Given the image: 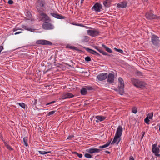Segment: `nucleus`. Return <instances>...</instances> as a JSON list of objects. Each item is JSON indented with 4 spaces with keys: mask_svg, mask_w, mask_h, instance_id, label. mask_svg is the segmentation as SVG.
I'll list each match as a JSON object with an SVG mask.
<instances>
[{
    "mask_svg": "<svg viewBox=\"0 0 160 160\" xmlns=\"http://www.w3.org/2000/svg\"><path fill=\"white\" fill-rule=\"evenodd\" d=\"M122 128L121 126H119L117 128L116 132L112 142H111L112 144L115 143L118 144L121 140L120 137L122 133Z\"/></svg>",
    "mask_w": 160,
    "mask_h": 160,
    "instance_id": "nucleus-1",
    "label": "nucleus"
},
{
    "mask_svg": "<svg viewBox=\"0 0 160 160\" xmlns=\"http://www.w3.org/2000/svg\"><path fill=\"white\" fill-rule=\"evenodd\" d=\"M45 0H38L36 2V8L39 13L43 12L45 9Z\"/></svg>",
    "mask_w": 160,
    "mask_h": 160,
    "instance_id": "nucleus-2",
    "label": "nucleus"
},
{
    "mask_svg": "<svg viewBox=\"0 0 160 160\" xmlns=\"http://www.w3.org/2000/svg\"><path fill=\"white\" fill-rule=\"evenodd\" d=\"M145 16L147 19L150 20L160 19L159 16H158L153 14V11L152 10H150L149 11L147 12Z\"/></svg>",
    "mask_w": 160,
    "mask_h": 160,
    "instance_id": "nucleus-3",
    "label": "nucleus"
},
{
    "mask_svg": "<svg viewBox=\"0 0 160 160\" xmlns=\"http://www.w3.org/2000/svg\"><path fill=\"white\" fill-rule=\"evenodd\" d=\"M132 84L135 87L142 88L145 87L146 84L142 81H131Z\"/></svg>",
    "mask_w": 160,
    "mask_h": 160,
    "instance_id": "nucleus-4",
    "label": "nucleus"
},
{
    "mask_svg": "<svg viewBox=\"0 0 160 160\" xmlns=\"http://www.w3.org/2000/svg\"><path fill=\"white\" fill-rule=\"evenodd\" d=\"M159 38L156 35L153 34L151 36V42L152 44L155 46H158L160 42Z\"/></svg>",
    "mask_w": 160,
    "mask_h": 160,
    "instance_id": "nucleus-5",
    "label": "nucleus"
},
{
    "mask_svg": "<svg viewBox=\"0 0 160 160\" xmlns=\"http://www.w3.org/2000/svg\"><path fill=\"white\" fill-rule=\"evenodd\" d=\"M88 34L92 37H95L98 36L100 33V31L98 29L89 30L87 31Z\"/></svg>",
    "mask_w": 160,
    "mask_h": 160,
    "instance_id": "nucleus-6",
    "label": "nucleus"
},
{
    "mask_svg": "<svg viewBox=\"0 0 160 160\" xmlns=\"http://www.w3.org/2000/svg\"><path fill=\"white\" fill-rule=\"evenodd\" d=\"M124 81H118V92L121 95H123L124 92Z\"/></svg>",
    "mask_w": 160,
    "mask_h": 160,
    "instance_id": "nucleus-7",
    "label": "nucleus"
},
{
    "mask_svg": "<svg viewBox=\"0 0 160 160\" xmlns=\"http://www.w3.org/2000/svg\"><path fill=\"white\" fill-rule=\"evenodd\" d=\"M36 43L38 44L42 45H52L53 44L51 42L45 40H38L36 41Z\"/></svg>",
    "mask_w": 160,
    "mask_h": 160,
    "instance_id": "nucleus-8",
    "label": "nucleus"
},
{
    "mask_svg": "<svg viewBox=\"0 0 160 160\" xmlns=\"http://www.w3.org/2000/svg\"><path fill=\"white\" fill-rule=\"evenodd\" d=\"M49 22H45L42 24V28L45 30L52 29L54 28L53 26Z\"/></svg>",
    "mask_w": 160,
    "mask_h": 160,
    "instance_id": "nucleus-9",
    "label": "nucleus"
},
{
    "mask_svg": "<svg viewBox=\"0 0 160 160\" xmlns=\"http://www.w3.org/2000/svg\"><path fill=\"white\" fill-rule=\"evenodd\" d=\"M152 150L155 155L157 156H160V154H158L159 152V149L157 147V145L154 144L152 146Z\"/></svg>",
    "mask_w": 160,
    "mask_h": 160,
    "instance_id": "nucleus-10",
    "label": "nucleus"
},
{
    "mask_svg": "<svg viewBox=\"0 0 160 160\" xmlns=\"http://www.w3.org/2000/svg\"><path fill=\"white\" fill-rule=\"evenodd\" d=\"M39 15L42 17V19L44 20L45 22H49L51 21V20L49 17L43 12L39 13Z\"/></svg>",
    "mask_w": 160,
    "mask_h": 160,
    "instance_id": "nucleus-11",
    "label": "nucleus"
},
{
    "mask_svg": "<svg viewBox=\"0 0 160 160\" xmlns=\"http://www.w3.org/2000/svg\"><path fill=\"white\" fill-rule=\"evenodd\" d=\"M102 8V5L99 3H96L92 8V9H94L97 12H100Z\"/></svg>",
    "mask_w": 160,
    "mask_h": 160,
    "instance_id": "nucleus-12",
    "label": "nucleus"
},
{
    "mask_svg": "<svg viewBox=\"0 0 160 160\" xmlns=\"http://www.w3.org/2000/svg\"><path fill=\"white\" fill-rule=\"evenodd\" d=\"M108 77V74L107 73H102L100 74L97 76L98 80H105Z\"/></svg>",
    "mask_w": 160,
    "mask_h": 160,
    "instance_id": "nucleus-13",
    "label": "nucleus"
},
{
    "mask_svg": "<svg viewBox=\"0 0 160 160\" xmlns=\"http://www.w3.org/2000/svg\"><path fill=\"white\" fill-rule=\"evenodd\" d=\"M50 14L53 17L57 19H62L66 18L65 17L57 13L56 12V13H51Z\"/></svg>",
    "mask_w": 160,
    "mask_h": 160,
    "instance_id": "nucleus-14",
    "label": "nucleus"
},
{
    "mask_svg": "<svg viewBox=\"0 0 160 160\" xmlns=\"http://www.w3.org/2000/svg\"><path fill=\"white\" fill-rule=\"evenodd\" d=\"M83 48L88 52H89L91 54H93L94 55H96L98 56H101V55L100 54L98 53V52H96L95 51H94L92 49L86 48L83 47Z\"/></svg>",
    "mask_w": 160,
    "mask_h": 160,
    "instance_id": "nucleus-15",
    "label": "nucleus"
},
{
    "mask_svg": "<svg viewBox=\"0 0 160 160\" xmlns=\"http://www.w3.org/2000/svg\"><path fill=\"white\" fill-rule=\"evenodd\" d=\"M74 96L71 93L66 92L63 94L62 96V99L69 98L73 97Z\"/></svg>",
    "mask_w": 160,
    "mask_h": 160,
    "instance_id": "nucleus-16",
    "label": "nucleus"
},
{
    "mask_svg": "<svg viewBox=\"0 0 160 160\" xmlns=\"http://www.w3.org/2000/svg\"><path fill=\"white\" fill-rule=\"evenodd\" d=\"M101 150L99 149H97L96 148H91L88 149L87 150V151L90 153H98L100 152L101 151Z\"/></svg>",
    "mask_w": 160,
    "mask_h": 160,
    "instance_id": "nucleus-17",
    "label": "nucleus"
},
{
    "mask_svg": "<svg viewBox=\"0 0 160 160\" xmlns=\"http://www.w3.org/2000/svg\"><path fill=\"white\" fill-rule=\"evenodd\" d=\"M127 6V3L126 2H123L117 4V7L118 8H125Z\"/></svg>",
    "mask_w": 160,
    "mask_h": 160,
    "instance_id": "nucleus-18",
    "label": "nucleus"
},
{
    "mask_svg": "<svg viewBox=\"0 0 160 160\" xmlns=\"http://www.w3.org/2000/svg\"><path fill=\"white\" fill-rule=\"evenodd\" d=\"M96 118L97 119V120H96V122H99V121H102L104 120L106 118V117L98 115L96 116Z\"/></svg>",
    "mask_w": 160,
    "mask_h": 160,
    "instance_id": "nucleus-19",
    "label": "nucleus"
},
{
    "mask_svg": "<svg viewBox=\"0 0 160 160\" xmlns=\"http://www.w3.org/2000/svg\"><path fill=\"white\" fill-rule=\"evenodd\" d=\"M111 2V0H105L103 2V4L105 7H109L110 6Z\"/></svg>",
    "mask_w": 160,
    "mask_h": 160,
    "instance_id": "nucleus-20",
    "label": "nucleus"
},
{
    "mask_svg": "<svg viewBox=\"0 0 160 160\" xmlns=\"http://www.w3.org/2000/svg\"><path fill=\"white\" fill-rule=\"evenodd\" d=\"M66 48H70L71 49L75 50L77 51H81L80 50L78 49L77 47H76L74 46H71L70 44H68L66 46Z\"/></svg>",
    "mask_w": 160,
    "mask_h": 160,
    "instance_id": "nucleus-21",
    "label": "nucleus"
},
{
    "mask_svg": "<svg viewBox=\"0 0 160 160\" xmlns=\"http://www.w3.org/2000/svg\"><path fill=\"white\" fill-rule=\"evenodd\" d=\"M22 27L25 30L31 31L32 32H33L35 30L34 29H32L30 28L28 26H26L25 25H23L22 26Z\"/></svg>",
    "mask_w": 160,
    "mask_h": 160,
    "instance_id": "nucleus-22",
    "label": "nucleus"
},
{
    "mask_svg": "<svg viewBox=\"0 0 160 160\" xmlns=\"http://www.w3.org/2000/svg\"><path fill=\"white\" fill-rule=\"evenodd\" d=\"M115 75L112 73H109L108 75L107 80H114Z\"/></svg>",
    "mask_w": 160,
    "mask_h": 160,
    "instance_id": "nucleus-23",
    "label": "nucleus"
},
{
    "mask_svg": "<svg viewBox=\"0 0 160 160\" xmlns=\"http://www.w3.org/2000/svg\"><path fill=\"white\" fill-rule=\"evenodd\" d=\"M102 47L104 48L105 50L108 52L109 53H112V51L111 49H110L109 48H108L104 44H102Z\"/></svg>",
    "mask_w": 160,
    "mask_h": 160,
    "instance_id": "nucleus-24",
    "label": "nucleus"
},
{
    "mask_svg": "<svg viewBox=\"0 0 160 160\" xmlns=\"http://www.w3.org/2000/svg\"><path fill=\"white\" fill-rule=\"evenodd\" d=\"M87 90L85 87L83 88L81 90V94L82 95H86L87 94Z\"/></svg>",
    "mask_w": 160,
    "mask_h": 160,
    "instance_id": "nucleus-25",
    "label": "nucleus"
},
{
    "mask_svg": "<svg viewBox=\"0 0 160 160\" xmlns=\"http://www.w3.org/2000/svg\"><path fill=\"white\" fill-rule=\"evenodd\" d=\"M110 144V142H107L106 144L102 145V146H100L99 147V148H106L108 147Z\"/></svg>",
    "mask_w": 160,
    "mask_h": 160,
    "instance_id": "nucleus-26",
    "label": "nucleus"
},
{
    "mask_svg": "<svg viewBox=\"0 0 160 160\" xmlns=\"http://www.w3.org/2000/svg\"><path fill=\"white\" fill-rule=\"evenodd\" d=\"M23 142L24 145L28 147V137H25L23 139Z\"/></svg>",
    "mask_w": 160,
    "mask_h": 160,
    "instance_id": "nucleus-27",
    "label": "nucleus"
},
{
    "mask_svg": "<svg viewBox=\"0 0 160 160\" xmlns=\"http://www.w3.org/2000/svg\"><path fill=\"white\" fill-rule=\"evenodd\" d=\"M38 152L40 154L42 155H44L49 153H50L51 152L50 151L46 152L43 151H39Z\"/></svg>",
    "mask_w": 160,
    "mask_h": 160,
    "instance_id": "nucleus-28",
    "label": "nucleus"
},
{
    "mask_svg": "<svg viewBox=\"0 0 160 160\" xmlns=\"http://www.w3.org/2000/svg\"><path fill=\"white\" fill-rule=\"evenodd\" d=\"M19 105L23 109H25L26 107V105L22 102H19L18 103Z\"/></svg>",
    "mask_w": 160,
    "mask_h": 160,
    "instance_id": "nucleus-29",
    "label": "nucleus"
},
{
    "mask_svg": "<svg viewBox=\"0 0 160 160\" xmlns=\"http://www.w3.org/2000/svg\"><path fill=\"white\" fill-rule=\"evenodd\" d=\"M153 116V113L151 112L149 113L148 114V116L146 117H148V118L149 119H152Z\"/></svg>",
    "mask_w": 160,
    "mask_h": 160,
    "instance_id": "nucleus-30",
    "label": "nucleus"
},
{
    "mask_svg": "<svg viewBox=\"0 0 160 160\" xmlns=\"http://www.w3.org/2000/svg\"><path fill=\"white\" fill-rule=\"evenodd\" d=\"M85 88H86L87 90H91L93 89V88L90 86H85Z\"/></svg>",
    "mask_w": 160,
    "mask_h": 160,
    "instance_id": "nucleus-31",
    "label": "nucleus"
},
{
    "mask_svg": "<svg viewBox=\"0 0 160 160\" xmlns=\"http://www.w3.org/2000/svg\"><path fill=\"white\" fill-rule=\"evenodd\" d=\"M149 119L148 118V117H146L144 119V122L148 125H149L150 124L149 122L150 121Z\"/></svg>",
    "mask_w": 160,
    "mask_h": 160,
    "instance_id": "nucleus-32",
    "label": "nucleus"
},
{
    "mask_svg": "<svg viewBox=\"0 0 160 160\" xmlns=\"http://www.w3.org/2000/svg\"><path fill=\"white\" fill-rule=\"evenodd\" d=\"M5 144V145L7 148V149L10 150H12V148L10 145H9L8 144L6 143Z\"/></svg>",
    "mask_w": 160,
    "mask_h": 160,
    "instance_id": "nucleus-33",
    "label": "nucleus"
},
{
    "mask_svg": "<svg viewBox=\"0 0 160 160\" xmlns=\"http://www.w3.org/2000/svg\"><path fill=\"white\" fill-rule=\"evenodd\" d=\"M93 47L94 48H95L100 53H102V51H103V50L99 49L98 48V46H94Z\"/></svg>",
    "mask_w": 160,
    "mask_h": 160,
    "instance_id": "nucleus-34",
    "label": "nucleus"
},
{
    "mask_svg": "<svg viewBox=\"0 0 160 160\" xmlns=\"http://www.w3.org/2000/svg\"><path fill=\"white\" fill-rule=\"evenodd\" d=\"M137 108L136 107H133L132 109V111L133 113L136 114L137 113Z\"/></svg>",
    "mask_w": 160,
    "mask_h": 160,
    "instance_id": "nucleus-35",
    "label": "nucleus"
},
{
    "mask_svg": "<svg viewBox=\"0 0 160 160\" xmlns=\"http://www.w3.org/2000/svg\"><path fill=\"white\" fill-rule=\"evenodd\" d=\"M85 61H86L87 62H88L91 61V58L89 56H87L85 58Z\"/></svg>",
    "mask_w": 160,
    "mask_h": 160,
    "instance_id": "nucleus-36",
    "label": "nucleus"
},
{
    "mask_svg": "<svg viewBox=\"0 0 160 160\" xmlns=\"http://www.w3.org/2000/svg\"><path fill=\"white\" fill-rule=\"evenodd\" d=\"M85 157L88 158H92V156L89 153H85L84 155Z\"/></svg>",
    "mask_w": 160,
    "mask_h": 160,
    "instance_id": "nucleus-37",
    "label": "nucleus"
},
{
    "mask_svg": "<svg viewBox=\"0 0 160 160\" xmlns=\"http://www.w3.org/2000/svg\"><path fill=\"white\" fill-rule=\"evenodd\" d=\"M114 49L117 51V52H120L121 53H123V51L122 50V49H117V48H114Z\"/></svg>",
    "mask_w": 160,
    "mask_h": 160,
    "instance_id": "nucleus-38",
    "label": "nucleus"
},
{
    "mask_svg": "<svg viewBox=\"0 0 160 160\" xmlns=\"http://www.w3.org/2000/svg\"><path fill=\"white\" fill-rule=\"evenodd\" d=\"M89 37L87 36H85L84 37L83 41L87 42L89 41Z\"/></svg>",
    "mask_w": 160,
    "mask_h": 160,
    "instance_id": "nucleus-39",
    "label": "nucleus"
},
{
    "mask_svg": "<svg viewBox=\"0 0 160 160\" xmlns=\"http://www.w3.org/2000/svg\"><path fill=\"white\" fill-rule=\"evenodd\" d=\"M102 53L103 55H107L109 57H110V56H113L112 55H110V54H108L106 52L103 51H102Z\"/></svg>",
    "mask_w": 160,
    "mask_h": 160,
    "instance_id": "nucleus-40",
    "label": "nucleus"
},
{
    "mask_svg": "<svg viewBox=\"0 0 160 160\" xmlns=\"http://www.w3.org/2000/svg\"><path fill=\"white\" fill-rule=\"evenodd\" d=\"M55 112H56L55 111H51L49 112L48 114L47 115L48 116H49L51 115H52L54 114L55 113Z\"/></svg>",
    "mask_w": 160,
    "mask_h": 160,
    "instance_id": "nucleus-41",
    "label": "nucleus"
},
{
    "mask_svg": "<svg viewBox=\"0 0 160 160\" xmlns=\"http://www.w3.org/2000/svg\"><path fill=\"white\" fill-rule=\"evenodd\" d=\"M136 74L138 76H142V73L138 71H137L136 72Z\"/></svg>",
    "mask_w": 160,
    "mask_h": 160,
    "instance_id": "nucleus-42",
    "label": "nucleus"
},
{
    "mask_svg": "<svg viewBox=\"0 0 160 160\" xmlns=\"http://www.w3.org/2000/svg\"><path fill=\"white\" fill-rule=\"evenodd\" d=\"M8 3L10 5H12L13 4L14 2L12 0H9L8 2Z\"/></svg>",
    "mask_w": 160,
    "mask_h": 160,
    "instance_id": "nucleus-43",
    "label": "nucleus"
},
{
    "mask_svg": "<svg viewBox=\"0 0 160 160\" xmlns=\"http://www.w3.org/2000/svg\"><path fill=\"white\" fill-rule=\"evenodd\" d=\"M74 136L73 135H70L68 136V137L67 138V139H72L73 138Z\"/></svg>",
    "mask_w": 160,
    "mask_h": 160,
    "instance_id": "nucleus-44",
    "label": "nucleus"
},
{
    "mask_svg": "<svg viewBox=\"0 0 160 160\" xmlns=\"http://www.w3.org/2000/svg\"><path fill=\"white\" fill-rule=\"evenodd\" d=\"M75 153H76L79 158H82V155L81 154H79L77 152H75Z\"/></svg>",
    "mask_w": 160,
    "mask_h": 160,
    "instance_id": "nucleus-45",
    "label": "nucleus"
},
{
    "mask_svg": "<svg viewBox=\"0 0 160 160\" xmlns=\"http://www.w3.org/2000/svg\"><path fill=\"white\" fill-rule=\"evenodd\" d=\"M55 102L54 101H52V102H50L49 103H47L46 104V105H50V104H53V103H54Z\"/></svg>",
    "mask_w": 160,
    "mask_h": 160,
    "instance_id": "nucleus-46",
    "label": "nucleus"
},
{
    "mask_svg": "<svg viewBox=\"0 0 160 160\" xmlns=\"http://www.w3.org/2000/svg\"><path fill=\"white\" fill-rule=\"evenodd\" d=\"M3 49V47L2 46H0V53L2 50Z\"/></svg>",
    "mask_w": 160,
    "mask_h": 160,
    "instance_id": "nucleus-47",
    "label": "nucleus"
},
{
    "mask_svg": "<svg viewBox=\"0 0 160 160\" xmlns=\"http://www.w3.org/2000/svg\"><path fill=\"white\" fill-rule=\"evenodd\" d=\"M129 160H134V159L132 156H131L129 158Z\"/></svg>",
    "mask_w": 160,
    "mask_h": 160,
    "instance_id": "nucleus-48",
    "label": "nucleus"
},
{
    "mask_svg": "<svg viewBox=\"0 0 160 160\" xmlns=\"http://www.w3.org/2000/svg\"><path fill=\"white\" fill-rule=\"evenodd\" d=\"M78 26H82V27H86V26H84L82 24H79L78 25ZM89 28L88 27H87V28Z\"/></svg>",
    "mask_w": 160,
    "mask_h": 160,
    "instance_id": "nucleus-49",
    "label": "nucleus"
},
{
    "mask_svg": "<svg viewBox=\"0 0 160 160\" xmlns=\"http://www.w3.org/2000/svg\"><path fill=\"white\" fill-rule=\"evenodd\" d=\"M18 30H21V29H16V28H14L13 29V32L17 31Z\"/></svg>",
    "mask_w": 160,
    "mask_h": 160,
    "instance_id": "nucleus-50",
    "label": "nucleus"
},
{
    "mask_svg": "<svg viewBox=\"0 0 160 160\" xmlns=\"http://www.w3.org/2000/svg\"><path fill=\"white\" fill-rule=\"evenodd\" d=\"M108 81L109 82V83L113 84L112 83L114 81Z\"/></svg>",
    "mask_w": 160,
    "mask_h": 160,
    "instance_id": "nucleus-51",
    "label": "nucleus"
},
{
    "mask_svg": "<svg viewBox=\"0 0 160 160\" xmlns=\"http://www.w3.org/2000/svg\"><path fill=\"white\" fill-rule=\"evenodd\" d=\"M22 32H18L15 33V35H17L20 33Z\"/></svg>",
    "mask_w": 160,
    "mask_h": 160,
    "instance_id": "nucleus-52",
    "label": "nucleus"
},
{
    "mask_svg": "<svg viewBox=\"0 0 160 160\" xmlns=\"http://www.w3.org/2000/svg\"><path fill=\"white\" fill-rule=\"evenodd\" d=\"M65 64L66 65H67V66H68L69 67H71V65H69V64H68V63H65Z\"/></svg>",
    "mask_w": 160,
    "mask_h": 160,
    "instance_id": "nucleus-53",
    "label": "nucleus"
},
{
    "mask_svg": "<svg viewBox=\"0 0 160 160\" xmlns=\"http://www.w3.org/2000/svg\"><path fill=\"white\" fill-rule=\"evenodd\" d=\"M105 152H106V153H108V154H109L110 153V152H109L108 151H105Z\"/></svg>",
    "mask_w": 160,
    "mask_h": 160,
    "instance_id": "nucleus-54",
    "label": "nucleus"
},
{
    "mask_svg": "<svg viewBox=\"0 0 160 160\" xmlns=\"http://www.w3.org/2000/svg\"><path fill=\"white\" fill-rule=\"evenodd\" d=\"M118 80H123L121 78L119 77V78L118 79Z\"/></svg>",
    "mask_w": 160,
    "mask_h": 160,
    "instance_id": "nucleus-55",
    "label": "nucleus"
},
{
    "mask_svg": "<svg viewBox=\"0 0 160 160\" xmlns=\"http://www.w3.org/2000/svg\"><path fill=\"white\" fill-rule=\"evenodd\" d=\"M84 0H81V3H83V2L84 1Z\"/></svg>",
    "mask_w": 160,
    "mask_h": 160,
    "instance_id": "nucleus-56",
    "label": "nucleus"
},
{
    "mask_svg": "<svg viewBox=\"0 0 160 160\" xmlns=\"http://www.w3.org/2000/svg\"><path fill=\"white\" fill-rule=\"evenodd\" d=\"M29 15V17L30 18H31V17H32V15L31 14H30V15Z\"/></svg>",
    "mask_w": 160,
    "mask_h": 160,
    "instance_id": "nucleus-57",
    "label": "nucleus"
},
{
    "mask_svg": "<svg viewBox=\"0 0 160 160\" xmlns=\"http://www.w3.org/2000/svg\"><path fill=\"white\" fill-rule=\"evenodd\" d=\"M2 137V135L0 133V138H1Z\"/></svg>",
    "mask_w": 160,
    "mask_h": 160,
    "instance_id": "nucleus-58",
    "label": "nucleus"
},
{
    "mask_svg": "<svg viewBox=\"0 0 160 160\" xmlns=\"http://www.w3.org/2000/svg\"><path fill=\"white\" fill-rule=\"evenodd\" d=\"M144 133L142 135V137H143V136H144Z\"/></svg>",
    "mask_w": 160,
    "mask_h": 160,
    "instance_id": "nucleus-59",
    "label": "nucleus"
},
{
    "mask_svg": "<svg viewBox=\"0 0 160 160\" xmlns=\"http://www.w3.org/2000/svg\"><path fill=\"white\" fill-rule=\"evenodd\" d=\"M134 80H138V79H134Z\"/></svg>",
    "mask_w": 160,
    "mask_h": 160,
    "instance_id": "nucleus-60",
    "label": "nucleus"
},
{
    "mask_svg": "<svg viewBox=\"0 0 160 160\" xmlns=\"http://www.w3.org/2000/svg\"><path fill=\"white\" fill-rule=\"evenodd\" d=\"M71 62H72V60H71Z\"/></svg>",
    "mask_w": 160,
    "mask_h": 160,
    "instance_id": "nucleus-61",
    "label": "nucleus"
},
{
    "mask_svg": "<svg viewBox=\"0 0 160 160\" xmlns=\"http://www.w3.org/2000/svg\"><path fill=\"white\" fill-rule=\"evenodd\" d=\"M98 82H99V81H98Z\"/></svg>",
    "mask_w": 160,
    "mask_h": 160,
    "instance_id": "nucleus-62",
    "label": "nucleus"
}]
</instances>
